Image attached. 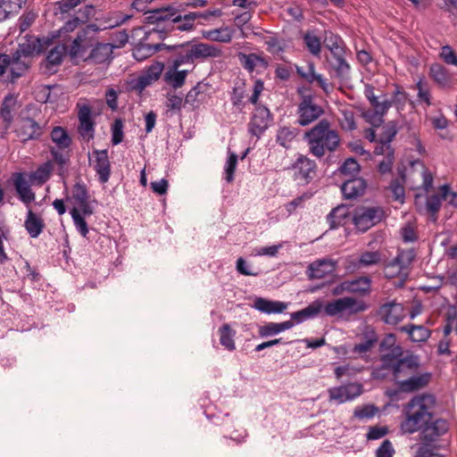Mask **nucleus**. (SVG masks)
<instances>
[{
	"label": "nucleus",
	"mask_w": 457,
	"mask_h": 457,
	"mask_svg": "<svg viewBox=\"0 0 457 457\" xmlns=\"http://www.w3.org/2000/svg\"><path fill=\"white\" fill-rule=\"evenodd\" d=\"M43 51L39 38L30 37L19 44L11 54H0V79L4 83H14L28 71L29 57Z\"/></svg>",
	"instance_id": "nucleus-1"
},
{
	"label": "nucleus",
	"mask_w": 457,
	"mask_h": 457,
	"mask_svg": "<svg viewBox=\"0 0 457 457\" xmlns=\"http://www.w3.org/2000/svg\"><path fill=\"white\" fill-rule=\"evenodd\" d=\"M164 48L170 53V63L175 69L186 64H194L196 61L203 62L223 56V51L220 46L209 43L187 41L178 45H166Z\"/></svg>",
	"instance_id": "nucleus-2"
},
{
	"label": "nucleus",
	"mask_w": 457,
	"mask_h": 457,
	"mask_svg": "<svg viewBox=\"0 0 457 457\" xmlns=\"http://www.w3.org/2000/svg\"><path fill=\"white\" fill-rule=\"evenodd\" d=\"M148 17L151 21L164 22L169 34L174 31H190L195 27V21L198 18L209 19L210 17H220L222 14L220 9L207 10L204 12H193L180 15L179 11L170 6H162Z\"/></svg>",
	"instance_id": "nucleus-3"
},
{
	"label": "nucleus",
	"mask_w": 457,
	"mask_h": 457,
	"mask_svg": "<svg viewBox=\"0 0 457 457\" xmlns=\"http://www.w3.org/2000/svg\"><path fill=\"white\" fill-rule=\"evenodd\" d=\"M309 153L318 159L323 158L327 154H332L340 145L341 138L338 132L332 129L327 119L320 120L312 128L303 134Z\"/></svg>",
	"instance_id": "nucleus-4"
},
{
	"label": "nucleus",
	"mask_w": 457,
	"mask_h": 457,
	"mask_svg": "<svg viewBox=\"0 0 457 457\" xmlns=\"http://www.w3.org/2000/svg\"><path fill=\"white\" fill-rule=\"evenodd\" d=\"M435 399L430 395L412 397L403 408L404 419L400 424L404 434H414L422 429L432 420L431 408Z\"/></svg>",
	"instance_id": "nucleus-5"
},
{
	"label": "nucleus",
	"mask_w": 457,
	"mask_h": 457,
	"mask_svg": "<svg viewBox=\"0 0 457 457\" xmlns=\"http://www.w3.org/2000/svg\"><path fill=\"white\" fill-rule=\"evenodd\" d=\"M368 308L369 306L364 301L352 296H345L328 302L327 303L323 302L321 313L328 317L342 316L345 313L354 315L365 312Z\"/></svg>",
	"instance_id": "nucleus-6"
},
{
	"label": "nucleus",
	"mask_w": 457,
	"mask_h": 457,
	"mask_svg": "<svg viewBox=\"0 0 457 457\" xmlns=\"http://www.w3.org/2000/svg\"><path fill=\"white\" fill-rule=\"evenodd\" d=\"M51 140L55 145L50 148V154L54 161L62 166L69 160V150L72 143V139L67 129L61 126L54 127L51 134Z\"/></svg>",
	"instance_id": "nucleus-7"
},
{
	"label": "nucleus",
	"mask_w": 457,
	"mask_h": 457,
	"mask_svg": "<svg viewBox=\"0 0 457 457\" xmlns=\"http://www.w3.org/2000/svg\"><path fill=\"white\" fill-rule=\"evenodd\" d=\"M384 218L385 212L380 206H360L354 210L352 220L357 230L366 232Z\"/></svg>",
	"instance_id": "nucleus-8"
},
{
	"label": "nucleus",
	"mask_w": 457,
	"mask_h": 457,
	"mask_svg": "<svg viewBox=\"0 0 457 457\" xmlns=\"http://www.w3.org/2000/svg\"><path fill=\"white\" fill-rule=\"evenodd\" d=\"M416 255L414 249H398L396 256L386 265V276H398L405 279L409 276Z\"/></svg>",
	"instance_id": "nucleus-9"
},
{
	"label": "nucleus",
	"mask_w": 457,
	"mask_h": 457,
	"mask_svg": "<svg viewBox=\"0 0 457 457\" xmlns=\"http://www.w3.org/2000/svg\"><path fill=\"white\" fill-rule=\"evenodd\" d=\"M323 113V108L315 102L312 96H304L297 106V123L302 127L308 126Z\"/></svg>",
	"instance_id": "nucleus-10"
},
{
	"label": "nucleus",
	"mask_w": 457,
	"mask_h": 457,
	"mask_svg": "<svg viewBox=\"0 0 457 457\" xmlns=\"http://www.w3.org/2000/svg\"><path fill=\"white\" fill-rule=\"evenodd\" d=\"M45 126L30 117H21L14 129V133L21 143L39 140L44 134Z\"/></svg>",
	"instance_id": "nucleus-11"
},
{
	"label": "nucleus",
	"mask_w": 457,
	"mask_h": 457,
	"mask_svg": "<svg viewBox=\"0 0 457 457\" xmlns=\"http://www.w3.org/2000/svg\"><path fill=\"white\" fill-rule=\"evenodd\" d=\"M99 27L96 23H91L80 29L77 37L72 41L67 54L71 59L82 57L87 49L92 46L90 33H96L99 31Z\"/></svg>",
	"instance_id": "nucleus-12"
},
{
	"label": "nucleus",
	"mask_w": 457,
	"mask_h": 457,
	"mask_svg": "<svg viewBox=\"0 0 457 457\" xmlns=\"http://www.w3.org/2000/svg\"><path fill=\"white\" fill-rule=\"evenodd\" d=\"M295 180L307 184L316 176L317 164L314 160L299 154L289 167Z\"/></svg>",
	"instance_id": "nucleus-13"
},
{
	"label": "nucleus",
	"mask_w": 457,
	"mask_h": 457,
	"mask_svg": "<svg viewBox=\"0 0 457 457\" xmlns=\"http://www.w3.org/2000/svg\"><path fill=\"white\" fill-rule=\"evenodd\" d=\"M362 385L360 383H348L328 390L329 401L338 404L353 401L362 394Z\"/></svg>",
	"instance_id": "nucleus-14"
},
{
	"label": "nucleus",
	"mask_w": 457,
	"mask_h": 457,
	"mask_svg": "<svg viewBox=\"0 0 457 457\" xmlns=\"http://www.w3.org/2000/svg\"><path fill=\"white\" fill-rule=\"evenodd\" d=\"M378 316L385 324L397 325L405 317L403 305L395 300L386 302L379 306Z\"/></svg>",
	"instance_id": "nucleus-15"
},
{
	"label": "nucleus",
	"mask_w": 457,
	"mask_h": 457,
	"mask_svg": "<svg viewBox=\"0 0 457 457\" xmlns=\"http://www.w3.org/2000/svg\"><path fill=\"white\" fill-rule=\"evenodd\" d=\"M271 120L272 116L269 108L264 105H257L249 122V132L260 137L268 129Z\"/></svg>",
	"instance_id": "nucleus-16"
},
{
	"label": "nucleus",
	"mask_w": 457,
	"mask_h": 457,
	"mask_svg": "<svg viewBox=\"0 0 457 457\" xmlns=\"http://www.w3.org/2000/svg\"><path fill=\"white\" fill-rule=\"evenodd\" d=\"M92 156L94 157L92 165L98 177V181L101 184H105L111 176V162L108 151L106 149H95L92 152Z\"/></svg>",
	"instance_id": "nucleus-17"
},
{
	"label": "nucleus",
	"mask_w": 457,
	"mask_h": 457,
	"mask_svg": "<svg viewBox=\"0 0 457 457\" xmlns=\"http://www.w3.org/2000/svg\"><path fill=\"white\" fill-rule=\"evenodd\" d=\"M79 126L78 132L85 141H90L95 137V121L92 118L91 108L84 104L79 107L78 112Z\"/></svg>",
	"instance_id": "nucleus-18"
},
{
	"label": "nucleus",
	"mask_w": 457,
	"mask_h": 457,
	"mask_svg": "<svg viewBox=\"0 0 457 457\" xmlns=\"http://www.w3.org/2000/svg\"><path fill=\"white\" fill-rule=\"evenodd\" d=\"M328 68L340 80L350 79L351 66L346 61V50L340 53H334L327 58Z\"/></svg>",
	"instance_id": "nucleus-19"
},
{
	"label": "nucleus",
	"mask_w": 457,
	"mask_h": 457,
	"mask_svg": "<svg viewBox=\"0 0 457 457\" xmlns=\"http://www.w3.org/2000/svg\"><path fill=\"white\" fill-rule=\"evenodd\" d=\"M420 368V360L417 355L407 354L403 356L401 361L391 372L396 385L399 381L405 379L409 376L416 373Z\"/></svg>",
	"instance_id": "nucleus-20"
},
{
	"label": "nucleus",
	"mask_w": 457,
	"mask_h": 457,
	"mask_svg": "<svg viewBox=\"0 0 457 457\" xmlns=\"http://www.w3.org/2000/svg\"><path fill=\"white\" fill-rule=\"evenodd\" d=\"M337 262L329 259L323 258L316 260L309 264L306 275L309 279H321L336 271Z\"/></svg>",
	"instance_id": "nucleus-21"
},
{
	"label": "nucleus",
	"mask_w": 457,
	"mask_h": 457,
	"mask_svg": "<svg viewBox=\"0 0 457 457\" xmlns=\"http://www.w3.org/2000/svg\"><path fill=\"white\" fill-rule=\"evenodd\" d=\"M94 9L95 7L92 4H87L80 8L71 18L67 19L59 29L60 34L72 32L85 24L90 17L93 16Z\"/></svg>",
	"instance_id": "nucleus-22"
},
{
	"label": "nucleus",
	"mask_w": 457,
	"mask_h": 457,
	"mask_svg": "<svg viewBox=\"0 0 457 457\" xmlns=\"http://www.w3.org/2000/svg\"><path fill=\"white\" fill-rule=\"evenodd\" d=\"M431 374L429 372L414 373L405 379L399 381L397 388L403 393H412L424 388L430 381Z\"/></svg>",
	"instance_id": "nucleus-23"
},
{
	"label": "nucleus",
	"mask_w": 457,
	"mask_h": 457,
	"mask_svg": "<svg viewBox=\"0 0 457 457\" xmlns=\"http://www.w3.org/2000/svg\"><path fill=\"white\" fill-rule=\"evenodd\" d=\"M67 54V46L64 44L54 46L46 54L41 64V69L46 73H54L56 68L62 62L63 57Z\"/></svg>",
	"instance_id": "nucleus-24"
},
{
	"label": "nucleus",
	"mask_w": 457,
	"mask_h": 457,
	"mask_svg": "<svg viewBox=\"0 0 457 457\" xmlns=\"http://www.w3.org/2000/svg\"><path fill=\"white\" fill-rule=\"evenodd\" d=\"M72 197L84 215H92L94 213V209L89 202L90 195L88 190L83 182L79 181L74 185Z\"/></svg>",
	"instance_id": "nucleus-25"
},
{
	"label": "nucleus",
	"mask_w": 457,
	"mask_h": 457,
	"mask_svg": "<svg viewBox=\"0 0 457 457\" xmlns=\"http://www.w3.org/2000/svg\"><path fill=\"white\" fill-rule=\"evenodd\" d=\"M297 74L308 83H317L324 92L328 93L331 87L321 74L316 73L315 66L312 62H309L306 69L301 66H296Z\"/></svg>",
	"instance_id": "nucleus-26"
},
{
	"label": "nucleus",
	"mask_w": 457,
	"mask_h": 457,
	"mask_svg": "<svg viewBox=\"0 0 457 457\" xmlns=\"http://www.w3.org/2000/svg\"><path fill=\"white\" fill-rule=\"evenodd\" d=\"M13 185L19 199L27 206L35 201V193L31 190L30 185L24 174L17 173L13 178Z\"/></svg>",
	"instance_id": "nucleus-27"
},
{
	"label": "nucleus",
	"mask_w": 457,
	"mask_h": 457,
	"mask_svg": "<svg viewBox=\"0 0 457 457\" xmlns=\"http://www.w3.org/2000/svg\"><path fill=\"white\" fill-rule=\"evenodd\" d=\"M323 300L316 299L312 302L307 307L292 312L291 319L297 324L304 320L314 319L322 312Z\"/></svg>",
	"instance_id": "nucleus-28"
},
{
	"label": "nucleus",
	"mask_w": 457,
	"mask_h": 457,
	"mask_svg": "<svg viewBox=\"0 0 457 457\" xmlns=\"http://www.w3.org/2000/svg\"><path fill=\"white\" fill-rule=\"evenodd\" d=\"M164 69V65L162 62H154L150 65L142 75H140L137 80V87L139 89H144L146 87L152 85L155 81H157Z\"/></svg>",
	"instance_id": "nucleus-29"
},
{
	"label": "nucleus",
	"mask_w": 457,
	"mask_h": 457,
	"mask_svg": "<svg viewBox=\"0 0 457 457\" xmlns=\"http://www.w3.org/2000/svg\"><path fill=\"white\" fill-rule=\"evenodd\" d=\"M131 18V15L122 14L120 12H109L96 18L99 31L112 29L125 23Z\"/></svg>",
	"instance_id": "nucleus-30"
},
{
	"label": "nucleus",
	"mask_w": 457,
	"mask_h": 457,
	"mask_svg": "<svg viewBox=\"0 0 457 457\" xmlns=\"http://www.w3.org/2000/svg\"><path fill=\"white\" fill-rule=\"evenodd\" d=\"M300 129L291 126H280L277 129L276 143L285 149H290L297 140Z\"/></svg>",
	"instance_id": "nucleus-31"
},
{
	"label": "nucleus",
	"mask_w": 457,
	"mask_h": 457,
	"mask_svg": "<svg viewBox=\"0 0 457 457\" xmlns=\"http://www.w3.org/2000/svg\"><path fill=\"white\" fill-rule=\"evenodd\" d=\"M366 182L359 177L351 178L345 180L341 186V191L345 198L353 199L361 195L366 189Z\"/></svg>",
	"instance_id": "nucleus-32"
},
{
	"label": "nucleus",
	"mask_w": 457,
	"mask_h": 457,
	"mask_svg": "<svg viewBox=\"0 0 457 457\" xmlns=\"http://www.w3.org/2000/svg\"><path fill=\"white\" fill-rule=\"evenodd\" d=\"M287 303L280 301L268 300L262 297L254 299L253 307L265 314L282 313L287 308Z\"/></svg>",
	"instance_id": "nucleus-33"
},
{
	"label": "nucleus",
	"mask_w": 457,
	"mask_h": 457,
	"mask_svg": "<svg viewBox=\"0 0 457 457\" xmlns=\"http://www.w3.org/2000/svg\"><path fill=\"white\" fill-rule=\"evenodd\" d=\"M448 430V424L444 420L429 422L421 431V438L426 443H432Z\"/></svg>",
	"instance_id": "nucleus-34"
},
{
	"label": "nucleus",
	"mask_w": 457,
	"mask_h": 457,
	"mask_svg": "<svg viewBox=\"0 0 457 457\" xmlns=\"http://www.w3.org/2000/svg\"><path fill=\"white\" fill-rule=\"evenodd\" d=\"M377 342L378 336L376 332L373 329H369L364 332L361 342L353 345L351 353L363 357L375 347Z\"/></svg>",
	"instance_id": "nucleus-35"
},
{
	"label": "nucleus",
	"mask_w": 457,
	"mask_h": 457,
	"mask_svg": "<svg viewBox=\"0 0 457 457\" xmlns=\"http://www.w3.org/2000/svg\"><path fill=\"white\" fill-rule=\"evenodd\" d=\"M237 58L241 66L250 73L253 72L258 66L266 69L269 65L264 57L254 53L245 54L239 52Z\"/></svg>",
	"instance_id": "nucleus-36"
},
{
	"label": "nucleus",
	"mask_w": 457,
	"mask_h": 457,
	"mask_svg": "<svg viewBox=\"0 0 457 457\" xmlns=\"http://www.w3.org/2000/svg\"><path fill=\"white\" fill-rule=\"evenodd\" d=\"M145 20L148 24L147 42L154 43L156 45H164L160 41L163 40L170 35L168 30L166 29L164 22L161 23V21H151L148 19V17H145Z\"/></svg>",
	"instance_id": "nucleus-37"
},
{
	"label": "nucleus",
	"mask_w": 457,
	"mask_h": 457,
	"mask_svg": "<svg viewBox=\"0 0 457 457\" xmlns=\"http://www.w3.org/2000/svg\"><path fill=\"white\" fill-rule=\"evenodd\" d=\"M45 226L46 225L43 219L38 214L35 213L30 208H29L24 221V227L30 237H38L39 235L43 232Z\"/></svg>",
	"instance_id": "nucleus-38"
},
{
	"label": "nucleus",
	"mask_w": 457,
	"mask_h": 457,
	"mask_svg": "<svg viewBox=\"0 0 457 457\" xmlns=\"http://www.w3.org/2000/svg\"><path fill=\"white\" fill-rule=\"evenodd\" d=\"M351 219L349 208L346 205H338L327 215L329 228L334 229L344 226Z\"/></svg>",
	"instance_id": "nucleus-39"
},
{
	"label": "nucleus",
	"mask_w": 457,
	"mask_h": 457,
	"mask_svg": "<svg viewBox=\"0 0 457 457\" xmlns=\"http://www.w3.org/2000/svg\"><path fill=\"white\" fill-rule=\"evenodd\" d=\"M16 105L17 100L12 95L6 96L2 102L0 108V119H2L3 122L4 123L5 129H8L13 121V115L16 110Z\"/></svg>",
	"instance_id": "nucleus-40"
},
{
	"label": "nucleus",
	"mask_w": 457,
	"mask_h": 457,
	"mask_svg": "<svg viewBox=\"0 0 457 457\" xmlns=\"http://www.w3.org/2000/svg\"><path fill=\"white\" fill-rule=\"evenodd\" d=\"M381 253L378 251H366L361 253L358 259L351 262L353 270L368 268L379 264Z\"/></svg>",
	"instance_id": "nucleus-41"
},
{
	"label": "nucleus",
	"mask_w": 457,
	"mask_h": 457,
	"mask_svg": "<svg viewBox=\"0 0 457 457\" xmlns=\"http://www.w3.org/2000/svg\"><path fill=\"white\" fill-rule=\"evenodd\" d=\"M442 195H432L427 197L426 209L431 215L436 216L441 208L442 200H445L448 195H452L453 197H457V194L450 192V187L448 185H443L441 187Z\"/></svg>",
	"instance_id": "nucleus-42"
},
{
	"label": "nucleus",
	"mask_w": 457,
	"mask_h": 457,
	"mask_svg": "<svg viewBox=\"0 0 457 457\" xmlns=\"http://www.w3.org/2000/svg\"><path fill=\"white\" fill-rule=\"evenodd\" d=\"M403 358V347H394L390 351L383 352L380 356L381 368L392 372Z\"/></svg>",
	"instance_id": "nucleus-43"
},
{
	"label": "nucleus",
	"mask_w": 457,
	"mask_h": 457,
	"mask_svg": "<svg viewBox=\"0 0 457 457\" xmlns=\"http://www.w3.org/2000/svg\"><path fill=\"white\" fill-rule=\"evenodd\" d=\"M113 46L109 43H98L90 52L88 59L96 63H103L112 59Z\"/></svg>",
	"instance_id": "nucleus-44"
},
{
	"label": "nucleus",
	"mask_w": 457,
	"mask_h": 457,
	"mask_svg": "<svg viewBox=\"0 0 457 457\" xmlns=\"http://www.w3.org/2000/svg\"><path fill=\"white\" fill-rule=\"evenodd\" d=\"M349 293L368 295L371 292L372 280L369 276H361L353 279H348Z\"/></svg>",
	"instance_id": "nucleus-45"
},
{
	"label": "nucleus",
	"mask_w": 457,
	"mask_h": 457,
	"mask_svg": "<svg viewBox=\"0 0 457 457\" xmlns=\"http://www.w3.org/2000/svg\"><path fill=\"white\" fill-rule=\"evenodd\" d=\"M400 330L407 333L410 339L415 343L426 342L431 335V331L423 325L409 324L401 327Z\"/></svg>",
	"instance_id": "nucleus-46"
},
{
	"label": "nucleus",
	"mask_w": 457,
	"mask_h": 457,
	"mask_svg": "<svg viewBox=\"0 0 457 457\" xmlns=\"http://www.w3.org/2000/svg\"><path fill=\"white\" fill-rule=\"evenodd\" d=\"M164 46H166V45H156L154 43H139L138 45L134 46L132 54L137 61L141 62L152 56L156 52L163 49Z\"/></svg>",
	"instance_id": "nucleus-47"
},
{
	"label": "nucleus",
	"mask_w": 457,
	"mask_h": 457,
	"mask_svg": "<svg viewBox=\"0 0 457 457\" xmlns=\"http://www.w3.org/2000/svg\"><path fill=\"white\" fill-rule=\"evenodd\" d=\"M295 325L293 320H287L280 323L269 322L259 328V336L261 337H269L276 336L285 330L290 329Z\"/></svg>",
	"instance_id": "nucleus-48"
},
{
	"label": "nucleus",
	"mask_w": 457,
	"mask_h": 457,
	"mask_svg": "<svg viewBox=\"0 0 457 457\" xmlns=\"http://www.w3.org/2000/svg\"><path fill=\"white\" fill-rule=\"evenodd\" d=\"M187 74V70L178 71L170 63L169 70L164 73L163 79L171 87L177 89L185 84Z\"/></svg>",
	"instance_id": "nucleus-49"
},
{
	"label": "nucleus",
	"mask_w": 457,
	"mask_h": 457,
	"mask_svg": "<svg viewBox=\"0 0 457 457\" xmlns=\"http://www.w3.org/2000/svg\"><path fill=\"white\" fill-rule=\"evenodd\" d=\"M203 37L208 40L215 42L228 43L233 37V30L228 27L204 30Z\"/></svg>",
	"instance_id": "nucleus-50"
},
{
	"label": "nucleus",
	"mask_w": 457,
	"mask_h": 457,
	"mask_svg": "<svg viewBox=\"0 0 457 457\" xmlns=\"http://www.w3.org/2000/svg\"><path fill=\"white\" fill-rule=\"evenodd\" d=\"M27 0H0V22L19 12Z\"/></svg>",
	"instance_id": "nucleus-51"
},
{
	"label": "nucleus",
	"mask_w": 457,
	"mask_h": 457,
	"mask_svg": "<svg viewBox=\"0 0 457 457\" xmlns=\"http://www.w3.org/2000/svg\"><path fill=\"white\" fill-rule=\"evenodd\" d=\"M219 334L220 345L228 351H234L236 349L234 341L236 331L233 330L228 324H223L219 328Z\"/></svg>",
	"instance_id": "nucleus-52"
},
{
	"label": "nucleus",
	"mask_w": 457,
	"mask_h": 457,
	"mask_svg": "<svg viewBox=\"0 0 457 457\" xmlns=\"http://www.w3.org/2000/svg\"><path fill=\"white\" fill-rule=\"evenodd\" d=\"M303 43L308 51L314 56H320L321 52V40L313 31H306L303 36Z\"/></svg>",
	"instance_id": "nucleus-53"
},
{
	"label": "nucleus",
	"mask_w": 457,
	"mask_h": 457,
	"mask_svg": "<svg viewBox=\"0 0 457 457\" xmlns=\"http://www.w3.org/2000/svg\"><path fill=\"white\" fill-rule=\"evenodd\" d=\"M70 214L72 218L74 226L77 231L84 237H87L89 230L87 227V223L85 220L87 215H84L81 210L74 207L71 210Z\"/></svg>",
	"instance_id": "nucleus-54"
},
{
	"label": "nucleus",
	"mask_w": 457,
	"mask_h": 457,
	"mask_svg": "<svg viewBox=\"0 0 457 457\" xmlns=\"http://www.w3.org/2000/svg\"><path fill=\"white\" fill-rule=\"evenodd\" d=\"M51 164L49 162L44 163L39 166L35 171L29 174V178L32 183L42 185L46 182L51 174Z\"/></svg>",
	"instance_id": "nucleus-55"
},
{
	"label": "nucleus",
	"mask_w": 457,
	"mask_h": 457,
	"mask_svg": "<svg viewBox=\"0 0 457 457\" xmlns=\"http://www.w3.org/2000/svg\"><path fill=\"white\" fill-rule=\"evenodd\" d=\"M395 87L392 98L388 100V102L390 107L395 106L397 111H402L404 109L408 101V94L398 85H395Z\"/></svg>",
	"instance_id": "nucleus-56"
},
{
	"label": "nucleus",
	"mask_w": 457,
	"mask_h": 457,
	"mask_svg": "<svg viewBox=\"0 0 457 457\" xmlns=\"http://www.w3.org/2000/svg\"><path fill=\"white\" fill-rule=\"evenodd\" d=\"M264 44L267 46V51L273 55H278L282 54L287 47V44L284 39H280L277 37H268L264 40Z\"/></svg>",
	"instance_id": "nucleus-57"
},
{
	"label": "nucleus",
	"mask_w": 457,
	"mask_h": 457,
	"mask_svg": "<svg viewBox=\"0 0 457 457\" xmlns=\"http://www.w3.org/2000/svg\"><path fill=\"white\" fill-rule=\"evenodd\" d=\"M228 156L224 166V179L228 183H231L234 180V173L237 164V155L229 149L228 151Z\"/></svg>",
	"instance_id": "nucleus-58"
},
{
	"label": "nucleus",
	"mask_w": 457,
	"mask_h": 457,
	"mask_svg": "<svg viewBox=\"0 0 457 457\" xmlns=\"http://www.w3.org/2000/svg\"><path fill=\"white\" fill-rule=\"evenodd\" d=\"M85 0H60L57 1L56 11L62 15V19H66L65 16L71 11L74 10L78 5L83 3Z\"/></svg>",
	"instance_id": "nucleus-59"
},
{
	"label": "nucleus",
	"mask_w": 457,
	"mask_h": 457,
	"mask_svg": "<svg viewBox=\"0 0 457 457\" xmlns=\"http://www.w3.org/2000/svg\"><path fill=\"white\" fill-rule=\"evenodd\" d=\"M430 76L441 86H445L449 80L447 71L440 64L431 65Z\"/></svg>",
	"instance_id": "nucleus-60"
},
{
	"label": "nucleus",
	"mask_w": 457,
	"mask_h": 457,
	"mask_svg": "<svg viewBox=\"0 0 457 457\" xmlns=\"http://www.w3.org/2000/svg\"><path fill=\"white\" fill-rule=\"evenodd\" d=\"M342 174L354 178L360 171V165L354 158L346 159L340 166Z\"/></svg>",
	"instance_id": "nucleus-61"
},
{
	"label": "nucleus",
	"mask_w": 457,
	"mask_h": 457,
	"mask_svg": "<svg viewBox=\"0 0 457 457\" xmlns=\"http://www.w3.org/2000/svg\"><path fill=\"white\" fill-rule=\"evenodd\" d=\"M418 91V98L420 102L426 104L427 106H430L432 104L431 102V94L429 87L426 82L423 81L422 79H419L415 86Z\"/></svg>",
	"instance_id": "nucleus-62"
},
{
	"label": "nucleus",
	"mask_w": 457,
	"mask_h": 457,
	"mask_svg": "<svg viewBox=\"0 0 457 457\" xmlns=\"http://www.w3.org/2000/svg\"><path fill=\"white\" fill-rule=\"evenodd\" d=\"M342 118L340 119L341 128L345 130L352 131L356 129L354 113L351 110L341 111Z\"/></svg>",
	"instance_id": "nucleus-63"
},
{
	"label": "nucleus",
	"mask_w": 457,
	"mask_h": 457,
	"mask_svg": "<svg viewBox=\"0 0 457 457\" xmlns=\"http://www.w3.org/2000/svg\"><path fill=\"white\" fill-rule=\"evenodd\" d=\"M378 408L373 404L356 407L353 412L354 417L359 420L371 419L378 412Z\"/></svg>",
	"instance_id": "nucleus-64"
}]
</instances>
